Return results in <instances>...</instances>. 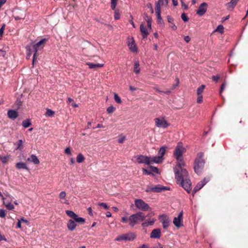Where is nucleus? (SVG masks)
Listing matches in <instances>:
<instances>
[{
  "instance_id": "37",
  "label": "nucleus",
  "mask_w": 248,
  "mask_h": 248,
  "mask_svg": "<svg viewBox=\"0 0 248 248\" xmlns=\"http://www.w3.org/2000/svg\"><path fill=\"white\" fill-rule=\"evenodd\" d=\"M66 213L69 217H78L77 215L72 211L67 210Z\"/></svg>"
},
{
  "instance_id": "62",
  "label": "nucleus",
  "mask_w": 248,
  "mask_h": 248,
  "mask_svg": "<svg viewBox=\"0 0 248 248\" xmlns=\"http://www.w3.org/2000/svg\"><path fill=\"white\" fill-rule=\"evenodd\" d=\"M155 90L156 92H158V93H165L168 94V93H170V91H168V92H163V91H162L160 90H159V89H158V88H155Z\"/></svg>"
},
{
  "instance_id": "39",
  "label": "nucleus",
  "mask_w": 248,
  "mask_h": 248,
  "mask_svg": "<svg viewBox=\"0 0 248 248\" xmlns=\"http://www.w3.org/2000/svg\"><path fill=\"white\" fill-rule=\"evenodd\" d=\"M118 0H111V8L115 10Z\"/></svg>"
},
{
  "instance_id": "23",
  "label": "nucleus",
  "mask_w": 248,
  "mask_h": 248,
  "mask_svg": "<svg viewBox=\"0 0 248 248\" xmlns=\"http://www.w3.org/2000/svg\"><path fill=\"white\" fill-rule=\"evenodd\" d=\"M134 72L136 74H139L140 72V65L139 62L136 61L134 62Z\"/></svg>"
},
{
  "instance_id": "1",
  "label": "nucleus",
  "mask_w": 248,
  "mask_h": 248,
  "mask_svg": "<svg viewBox=\"0 0 248 248\" xmlns=\"http://www.w3.org/2000/svg\"><path fill=\"white\" fill-rule=\"evenodd\" d=\"M184 150L182 143L178 142L174 152V155L177 161V163L173 170L177 183L180 184L188 193H190L191 190V183L188 172L185 168L186 164L182 157Z\"/></svg>"
},
{
  "instance_id": "31",
  "label": "nucleus",
  "mask_w": 248,
  "mask_h": 248,
  "mask_svg": "<svg viewBox=\"0 0 248 248\" xmlns=\"http://www.w3.org/2000/svg\"><path fill=\"white\" fill-rule=\"evenodd\" d=\"M205 86L204 85H202L197 89V95H202V93L204 89Z\"/></svg>"
},
{
  "instance_id": "36",
  "label": "nucleus",
  "mask_w": 248,
  "mask_h": 248,
  "mask_svg": "<svg viewBox=\"0 0 248 248\" xmlns=\"http://www.w3.org/2000/svg\"><path fill=\"white\" fill-rule=\"evenodd\" d=\"M46 39H42L39 42H38L37 43L35 44L36 46H38V47H40L42 45H43L46 43Z\"/></svg>"
},
{
  "instance_id": "40",
  "label": "nucleus",
  "mask_w": 248,
  "mask_h": 248,
  "mask_svg": "<svg viewBox=\"0 0 248 248\" xmlns=\"http://www.w3.org/2000/svg\"><path fill=\"white\" fill-rule=\"evenodd\" d=\"M114 19L118 20L120 18V13L118 10H115L114 12Z\"/></svg>"
},
{
  "instance_id": "6",
  "label": "nucleus",
  "mask_w": 248,
  "mask_h": 248,
  "mask_svg": "<svg viewBox=\"0 0 248 248\" xmlns=\"http://www.w3.org/2000/svg\"><path fill=\"white\" fill-rule=\"evenodd\" d=\"M144 218H122L121 222L124 223H128L131 227L139 223L140 221H142Z\"/></svg>"
},
{
  "instance_id": "20",
  "label": "nucleus",
  "mask_w": 248,
  "mask_h": 248,
  "mask_svg": "<svg viewBox=\"0 0 248 248\" xmlns=\"http://www.w3.org/2000/svg\"><path fill=\"white\" fill-rule=\"evenodd\" d=\"M86 64L89 66L91 69H97L98 68H100L103 66V64L100 63H93L90 62H87Z\"/></svg>"
},
{
  "instance_id": "59",
  "label": "nucleus",
  "mask_w": 248,
  "mask_h": 248,
  "mask_svg": "<svg viewBox=\"0 0 248 248\" xmlns=\"http://www.w3.org/2000/svg\"><path fill=\"white\" fill-rule=\"evenodd\" d=\"M167 19H168V21L170 23H172V22H173L174 21V19L172 17H171V16H167Z\"/></svg>"
},
{
  "instance_id": "46",
  "label": "nucleus",
  "mask_w": 248,
  "mask_h": 248,
  "mask_svg": "<svg viewBox=\"0 0 248 248\" xmlns=\"http://www.w3.org/2000/svg\"><path fill=\"white\" fill-rule=\"evenodd\" d=\"M115 110V108L112 106L108 107L107 109V111L108 113H112Z\"/></svg>"
},
{
  "instance_id": "12",
  "label": "nucleus",
  "mask_w": 248,
  "mask_h": 248,
  "mask_svg": "<svg viewBox=\"0 0 248 248\" xmlns=\"http://www.w3.org/2000/svg\"><path fill=\"white\" fill-rule=\"evenodd\" d=\"M161 232L160 229H156L152 231L150 234V237L152 238H160Z\"/></svg>"
},
{
  "instance_id": "56",
  "label": "nucleus",
  "mask_w": 248,
  "mask_h": 248,
  "mask_svg": "<svg viewBox=\"0 0 248 248\" xmlns=\"http://www.w3.org/2000/svg\"><path fill=\"white\" fill-rule=\"evenodd\" d=\"M5 215V211L3 209H0V217H4Z\"/></svg>"
},
{
  "instance_id": "9",
  "label": "nucleus",
  "mask_w": 248,
  "mask_h": 248,
  "mask_svg": "<svg viewBox=\"0 0 248 248\" xmlns=\"http://www.w3.org/2000/svg\"><path fill=\"white\" fill-rule=\"evenodd\" d=\"M137 162L138 163H145L150 165V157L143 155H138L137 157Z\"/></svg>"
},
{
  "instance_id": "4",
  "label": "nucleus",
  "mask_w": 248,
  "mask_h": 248,
  "mask_svg": "<svg viewBox=\"0 0 248 248\" xmlns=\"http://www.w3.org/2000/svg\"><path fill=\"white\" fill-rule=\"evenodd\" d=\"M169 189L170 188L167 186H163L160 185H157L155 186H148L145 191L147 193L150 192L159 193L162 191Z\"/></svg>"
},
{
  "instance_id": "7",
  "label": "nucleus",
  "mask_w": 248,
  "mask_h": 248,
  "mask_svg": "<svg viewBox=\"0 0 248 248\" xmlns=\"http://www.w3.org/2000/svg\"><path fill=\"white\" fill-rule=\"evenodd\" d=\"M154 120L156 126L158 127L166 128L170 125V124L165 120L164 118H156Z\"/></svg>"
},
{
  "instance_id": "28",
  "label": "nucleus",
  "mask_w": 248,
  "mask_h": 248,
  "mask_svg": "<svg viewBox=\"0 0 248 248\" xmlns=\"http://www.w3.org/2000/svg\"><path fill=\"white\" fill-rule=\"evenodd\" d=\"M3 203L4 205H5L6 208L8 210H11L14 208V206L10 202L7 203L4 200L3 201Z\"/></svg>"
},
{
  "instance_id": "63",
  "label": "nucleus",
  "mask_w": 248,
  "mask_h": 248,
  "mask_svg": "<svg viewBox=\"0 0 248 248\" xmlns=\"http://www.w3.org/2000/svg\"><path fill=\"white\" fill-rule=\"evenodd\" d=\"M181 0V1L182 6L183 7H184L185 9H187L188 8V6H187V5H186V4H185L184 3V2H183V0Z\"/></svg>"
},
{
  "instance_id": "21",
  "label": "nucleus",
  "mask_w": 248,
  "mask_h": 248,
  "mask_svg": "<svg viewBox=\"0 0 248 248\" xmlns=\"http://www.w3.org/2000/svg\"><path fill=\"white\" fill-rule=\"evenodd\" d=\"M162 223L163 228L166 229L170 225V220L169 218H163L161 220Z\"/></svg>"
},
{
  "instance_id": "10",
  "label": "nucleus",
  "mask_w": 248,
  "mask_h": 248,
  "mask_svg": "<svg viewBox=\"0 0 248 248\" xmlns=\"http://www.w3.org/2000/svg\"><path fill=\"white\" fill-rule=\"evenodd\" d=\"M206 183V182L204 179L202 181H201L196 186L194 187L193 191L192 194L194 195L195 193H196L198 191H199L200 189H201Z\"/></svg>"
},
{
  "instance_id": "51",
  "label": "nucleus",
  "mask_w": 248,
  "mask_h": 248,
  "mask_svg": "<svg viewBox=\"0 0 248 248\" xmlns=\"http://www.w3.org/2000/svg\"><path fill=\"white\" fill-rule=\"evenodd\" d=\"M225 87H226V83L224 82L222 84V85H221V87H220V95H221V93L223 92V91H224V90L225 89Z\"/></svg>"
},
{
  "instance_id": "26",
  "label": "nucleus",
  "mask_w": 248,
  "mask_h": 248,
  "mask_svg": "<svg viewBox=\"0 0 248 248\" xmlns=\"http://www.w3.org/2000/svg\"><path fill=\"white\" fill-rule=\"evenodd\" d=\"M26 49L28 51L27 59H29L31 55V45H28L26 46Z\"/></svg>"
},
{
  "instance_id": "32",
  "label": "nucleus",
  "mask_w": 248,
  "mask_h": 248,
  "mask_svg": "<svg viewBox=\"0 0 248 248\" xmlns=\"http://www.w3.org/2000/svg\"><path fill=\"white\" fill-rule=\"evenodd\" d=\"M145 20L147 21V26L149 28L151 29V25H152V18L146 16V18Z\"/></svg>"
},
{
  "instance_id": "13",
  "label": "nucleus",
  "mask_w": 248,
  "mask_h": 248,
  "mask_svg": "<svg viewBox=\"0 0 248 248\" xmlns=\"http://www.w3.org/2000/svg\"><path fill=\"white\" fill-rule=\"evenodd\" d=\"M7 115L10 119L15 120L18 116V112L16 110L10 109L8 110Z\"/></svg>"
},
{
  "instance_id": "61",
  "label": "nucleus",
  "mask_w": 248,
  "mask_h": 248,
  "mask_svg": "<svg viewBox=\"0 0 248 248\" xmlns=\"http://www.w3.org/2000/svg\"><path fill=\"white\" fill-rule=\"evenodd\" d=\"M184 40L186 43H188L190 41V37L189 36H185L184 37Z\"/></svg>"
},
{
  "instance_id": "18",
  "label": "nucleus",
  "mask_w": 248,
  "mask_h": 248,
  "mask_svg": "<svg viewBox=\"0 0 248 248\" xmlns=\"http://www.w3.org/2000/svg\"><path fill=\"white\" fill-rule=\"evenodd\" d=\"M66 195V194L65 191H62L59 195V198L60 199L61 202L66 204H68L69 202L68 200L65 199Z\"/></svg>"
},
{
  "instance_id": "55",
  "label": "nucleus",
  "mask_w": 248,
  "mask_h": 248,
  "mask_svg": "<svg viewBox=\"0 0 248 248\" xmlns=\"http://www.w3.org/2000/svg\"><path fill=\"white\" fill-rule=\"evenodd\" d=\"M125 140V136H122V137H121L120 138H119L118 139V142L119 143H123L124 141Z\"/></svg>"
},
{
  "instance_id": "41",
  "label": "nucleus",
  "mask_w": 248,
  "mask_h": 248,
  "mask_svg": "<svg viewBox=\"0 0 248 248\" xmlns=\"http://www.w3.org/2000/svg\"><path fill=\"white\" fill-rule=\"evenodd\" d=\"M114 99L116 102H117V103L121 104L122 103V101L120 97L116 93H114Z\"/></svg>"
},
{
  "instance_id": "17",
  "label": "nucleus",
  "mask_w": 248,
  "mask_h": 248,
  "mask_svg": "<svg viewBox=\"0 0 248 248\" xmlns=\"http://www.w3.org/2000/svg\"><path fill=\"white\" fill-rule=\"evenodd\" d=\"M128 46L131 51L133 52H137V47L133 40L128 41Z\"/></svg>"
},
{
  "instance_id": "57",
  "label": "nucleus",
  "mask_w": 248,
  "mask_h": 248,
  "mask_svg": "<svg viewBox=\"0 0 248 248\" xmlns=\"http://www.w3.org/2000/svg\"><path fill=\"white\" fill-rule=\"evenodd\" d=\"M220 78V77L218 75H216V76H213L212 77V79L214 80V81H215L216 82H217L218 79H219Z\"/></svg>"
},
{
  "instance_id": "48",
  "label": "nucleus",
  "mask_w": 248,
  "mask_h": 248,
  "mask_svg": "<svg viewBox=\"0 0 248 248\" xmlns=\"http://www.w3.org/2000/svg\"><path fill=\"white\" fill-rule=\"evenodd\" d=\"M84 157L81 154H78V163L82 162L84 160Z\"/></svg>"
},
{
  "instance_id": "35",
  "label": "nucleus",
  "mask_w": 248,
  "mask_h": 248,
  "mask_svg": "<svg viewBox=\"0 0 248 248\" xmlns=\"http://www.w3.org/2000/svg\"><path fill=\"white\" fill-rule=\"evenodd\" d=\"M155 222V220L145 221L142 223V226L143 227H148L150 225H152Z\"/></svg>"
},
{
  "instance_id": "50",
  "label": "nucleus",
  "mask_w": 248,
  "mask_h": 248,
  "mask_svg": "<svg viewBox=\"0 0 248 248\" xmlns=\"http://www.w3.org/2000/svg\"><path fill=\"white\" fill-rule=\"evenodd\" d=\"M157 2L160 3L161 4V5L163 6L164 4H167L168 0H158V1Z\"/></svg>"
},
{
  "instance_id": "25",
  "label": "nucleus",
  "mask_w": 248,
  "mask_h": 248,
  "mask_svg": "<svg viewBox=\"0 0 248 248\" xmlns=\"http://www.w3.org/2000/svg\"><path fill=\"white\" fill-rule=\"evenodd\" d=\"M31 125L30 119L24 120L22 123V125L24 128H28Z\"/></svg>"
},
{
  "instance_id": "58",
  "label": "nucleus",
  "mask_w": 248,
  "mask_h": 248,
  "mask_svg": "<svg viewBox=\"0 0 248 248\" xmlns=\"http://www.w3.org/2000/svg\"><path fill=\"white\" fill-rule=\"evenodd\" d=\"M65 153L67 155H71V151L69 147H67L65 149Z\"/></svg>"
},
{
  "instance_id": "33",
  "label": "nucleus",
  "mask_w": 248,
  "mask_h": 248,
  "mask_svg": "<svg viewBox=\"0 0 248 248\" xmlns=\"http://www.w3.org/2000/svg\"><path fill=\"white\" fill-rule=\"evenodd\" d=\"M55 112L50 109H47L45 115L48 117H52L54 115Z\"/></svg>"
},
{
  "instance_id": "34",
  "label": "nucleus",
  "mask_w": 248,
  "mask_h": 248,
  "mask_svg": "<svg viewBox=\"0 0 248 248\" xmlns=\"http://www.w3.org/2000/svg\"><path fill=\"white\" fill-rule=\"evenodd\" d=\"M17 147L16 148V150L19 149L20 150H22L23 149V141L21 140H19L17 142Z\"/></svg>"
},
{
  "instance_id": "29",
  "label": "nucleus",
  "mask_w": 248,
  "mask_h": 248,
  "mask_svg": "<svg viewBox=\"0 0 248 248\" xmlns=\"http://www.w3.org/2000/svg\"><path fill=\"white\" fill-rule=\"evenodd\" d=\"M161 4L160 3H155V13L156 15H159L161 14L160 6Z\"/></svg>"
},
{
  "instance_id": "64",
  "label": "nucleus",
  "mask_w": 248,
  "mask_h": 248,
  "mask_svg": "<svg viewBox=\"0 0 248 248\" xmlns=\"http://www.w3.org/2000/svg\"><path fill=\"white\" fill-rule=\"evenodd\" d=\"M21 221L20 219L18 220V221L17 223V227L18 228H20L21 227Z\"/></svg>"
},
{
  "instance_id": "53",
  "label": "nucleus",
  "mask_w": 248,
  "mask_h": 248,
  "mask_svg": "<svg viewBox=\"0 0 248 248\" xmlns=\"http://www.w3.org/2000/svg\"><path fill=\"white\" fill-rule=\"evenodd\" d=\"M170 27L173 31H175L177 30V27L174 24V23L172 22V23H170Z\"/></svg>"
},
{
  "instance_id": "30",
  "label": "nucleus",
  "mask_w": 248,
  "mask_h": 248,
  "mask_svg": "<svg viewBox=\"0 0 248 248\" xmlns=\"http://www.w3.org/2000/svg\"><path fill=\"white\" fill-rule=\"evenodd\" d=\"M29 45H31V47L33 48L34 51V53L33 54L34 55V57H37V51H38V50L39 49V47H38V46H36V45L34 44L33 45L32 43L29 44Z\"/></svg>"
},
{
  "instance_id": "14",
  "label": "nucleus",
  "mask_w": 248,
  "mask_h": 248,
  "mask_svg": "<svg viewBox=\"0 0 248 248\" xmlns=\"http://www.w3.org/2000/svg\"><path fill=\"white\" fill-rule=\"evenodd\" d=\"M173 223L178 228L183 226V218H174Z\"/></svg>"
},
{
  "instance_id": "15",
  "label": "nucleus",
  "mask_w": 248,
  "mask_h": 248,
  "mask_svg": "<svg viewBox=\"0 0 248 248\" xmlns=\"http://www.w3.org/2000/svg\"><path fill=\"white\" fill-rule=\"evenodd\" d=\"M238 0H231L230 2L226 4V6L228 10H232L234 7L236 5Z\"/></svg>"
},
{
  "instance_id": "45",
  "label": "nucleus",
  "mask_w": 248,
  "mask_h": 248,
  "mask_svg": "<svg viewBox=\"0 0 248 248\" xmlns=\"http://www.w3.org/2000/svg\"><path fill=\"white\" fill-rule=\"evenodd\" d=\"M181 18L184 22H187L188 20V18L185 13L182 14Z\"/></svg>"
},
{
  "instance_id": "27",
  "label": "nucleus",
  "mask_w": 248,
  "mask_h": 248,
  "mask_svg": "<svg viewBox=\"0 0 248 248\" xmlns=\"http://www.w3.org/2000/svg\"><path fill=\"white\" fill-rule=\"evenodd\" d=\"M165 152H166V147H162L160 148V150L158 153V155L162 158V159H163V156L165 155Z\"/></svg>"
},
{
  "instance_id": "54",
  "label": "nucleus",
  "mask_w": 248,
  "mask_h": 248,
  "mask_svg": "<svg viewBox=\"0 0 248 248\" xmlns=\"http://www.w3.org/2000/svg\"><path fill=\"white\" fill-rule=\"evenodd\" d=\"M98 205L102 207L103 208H104L105 209H108V206L107 205V204L105 203H104V202L100 203L98 204Z\"/></svg>"
},
{
  "instance_id": "38",
  "label": "nucleus",
  "mask_w": 248,
  "mask_h": 248,
  "mask_svg": "<svg viewBox=\"0 0 248 248\" xmlns=\"http://www.w3.org/2000/svg\"><path fill=\"white\" fill-rule=\"evenodd\" d=\"M25 15L23 13L20 14L19 16H14V18L16 20L24 19Z\"/></svg>"
},
{
  "instance_id": "2",
  "label": "nucleus",
  "mask_w": 248,
  "mask_h": 248,
  "mask_svg": "<svg viewBox=\"0 0 248 248\" xmlns=\"http://www.w3.org/2000/svg\"><path fill=\"white\" fill-rule=\"evenodd\" d=\"M205 164V161L203 159V153L199 152L197 154V157L194 163V169L195 172L200 174L203 169Z\"/></svg>"
},
{
  "instance_id": "5",
  "label": "nucleus",
  "mask_w": 248,
  "mask_h": 248,
  "mask_svg": "<svg viewBox=\"0 0 248 248\" xmlns=\"http://www.w3.org/2000/svg\"><path fill=\"white\" fill-rule=\"evenodd\" d=\"M135 204L137 208L143 211H148L150 209L148 204L141 199L135 200Z\"/></svg>"
},
{
  "instance_id": "11",
  "label": "nucleus",
  "mask_w": 248,
  "mask_h": 248,
  "mask_svg": "<svg viewBox=\"0 0 248 248\" xmlns=\"http://www.w3.org/2000/svg\"><path fill=\"white\" fill-rule=\"evenodd\" d=\"M27 161L33 163L34 165H38L40 163L39 160L37 157L34 155H31L27 159Z\"/></svg>"
},
{
  "instance_id": "3",
  "label": "nucleus",
  "mask_w": 248,
  "mask_h": 248,
  "mask_svg": "<svg viewBox=\"0 0 248 248\" xmlns=\"http://www.w3.org/2000/svg\"><path fill=\"white\" fill-rule=\"evenodd\" d=\"M136 237V235L133 232H129L127 233L122 234L118 236L115 239V241H133Z\"/></svg>"
},
{
  "instance_id": "16",
  "label": "nucleus",
  "mask_w": 248,
  "mask_h": 248,
  "mask_svg": "<svg viewBox=\"0 0 248 248\" xmlns=\"http://www.w3.org/2000/svg\"><path fill=\"white\" fill-rule=\"evenodd\" d=\"M140 31L141 32V34L143 38H147V36L149 34V33L146 28L144 26L143 24H141L140 25Z\"/></svg>"
},
{
  "instance_id": "44",
  "label": "nucleus",
  "mask_w": 248,
  "mask_h": 248,
  "mask_svg": "<svg viewBox=\"0 0 248 248\" xmlns=\"http://www.w3.org/2000/svg\"><path fill=\"white\" fill-rule=\"evenodd\" d=\"M68 102L69 103H71V105L73 107H78V105L76 103L74 102L73 99H72L71 98L69 97L68 98Z\"/></svg>"
},
{
  "instance_id": "42",
  "label": "nucleus",
  "mask_w": 248,
  "mask_h": 248,
  "mask_svg": "<svg viewBox=\"0 0 248 248\" xmlns=\"http://www.w3.org/2000/svg\"><path fill=\"white\" fill-rule=\"evenodd\" d=\"M0 160L2 162L3 164H6L8 160V157L6 156H2L0 155Z\"/></svg>"
},
{
  "instance_id": "8",
  "label": "nucleus",
  "mask_w": 248,
  "mask_h": 248,
  "mask_svg": "<svg viewBox=\"0 0 248 248\" xmlns=\"http://www.w3.org/2000/svg\"><path fill=\"white\" fill-rule=\"evenodd\" d=\"M207 8V4L206 3L203 2L202 3L197 11V14L200 16H203L206 13Z\"/></svg>"
},
{
  "instance_id": "24",
  "label": "nucleus",
  "mask_w": 248,
  "mask_h": 248,
  "mask_svg": "<svg viewBox=\"0 0 248 248\" xmlns=\"http://www.w3.org/2000/svg\"><path fill=\"white\" fill-rule=\"evenodd\" d=\"M16 168L18 169H25L28 170L27 165L25 163L23 162H18L16 164Z\"/></svg>"
},
{
  "instance_id": "60",
  "label": "nucleus",
  "mask_w": 248,
  "mask_h": 248,
  "mask_svg": "<svg viewBox=\"0 0 248 248\" xmlns=\"http://www.w3.org/2000/svg\"><path fill=\"white\" fill-rule=\"evenodd\" d=\"M87 211L88 212L89 215L90 216L92 217V216H93V212H92V209L91 207H89L88 208H87Z\"/></svg>"
},
{
  "instance_id": "19",
  "label": "nucleus",
  "mask_w": 248,
  "mask_h": 248,
  "mask_svg": "<svg viewBox=\"0 0 248 248\" xmlns=\"http://www.w3.org/2000/svg\"><path fill=\"white\" fill-rule=\"evenodd\" d=\"M150 157V164H153L154 163H159L162 162V158L159 156H155L154 157Z\"/></svg>"
},
{
  "instance_id": "43",
  "label": "nucleus",
  "mask_w": 248,
  "mask_h": 248,
  "mask_svg": "<svg viewBox=\"0 0 248 248\" xmlns=\"http://www.w3.org/2000/svg\"><path fill=\"white\" fill-rule=\"evenodd\" d=\"M224 27L222 25H219L217 27V29L216 30V31L219 32L220 33H222L223 32Z\"/></svg>"
},
{
  "instance_id": "22",
  "label": "nucleus",
  "mask_w": 248,
  "mask_h": 248,
  "mask_svg": "<svg viewBox=\"0 0 248 248\" xmlns=\"http://www.w3.org/2000/svg\"><path fill=\"white\" fill-rule=\"evenodd\" d=\"M76 226V223L72 219L69 220V223L67 224V227L69 230L73 231Z\"/></svg>"
},
{
  "instance_id": "47",
  "label": "nucleus",
  "mask_w": 248,
  "mask_h": 248,
  "mask_svg": "<svg viewBox=\"0 0 248 248\" xmlns=\"http://www.w3.org/2000/svg\"><path fill=\"white\" fill-rule=\"evenodd\" d=\"M157 22L159 24H162L163 22V19L161 16V14L156 15Z\"/></svg>"
},
{
  "instance_id": "52",
  "label": "nucleus",
  "mask_w": 248,
  "mask_h": 248,
  "mask_svg": "<svg viewBox=\"0 0 248 248\" xmlns=\"http://www.w3.org/2000/svg\"><path fill=\"white\" fill-rule=\"evenodd\" d=\"M198 98H197V103H201L202 102V95H197Z\"/></svg>"
},
{
  "instance_id": "49",
  "label": "nucleus",
  "mask_w": 248,
  "mask_h": 248,
  "mask_svg": "<svg viewBox=\"0 0 248 248\" xmlns=\"http://www.w3.org/2000/svg\"><path fill=\"white\" fill-rule=\"evenodd\" d=\"M150 168L153 172L156 173H158V169L156 167H153V166H150Z\"/></svg>"
}]
</instances>
